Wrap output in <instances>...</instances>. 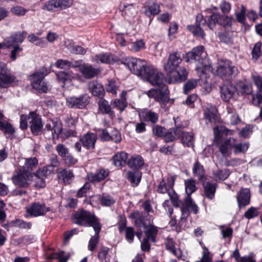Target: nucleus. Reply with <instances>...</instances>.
Instances as JSON below:
<instances>
[{"label":"nucleus","mask_w":262,"mask_h":262,"mask_svg":"<svg viewBox=\"0 0 262 262\" xmlns=\"http://www.w3.org/2000/svg\"><path fill=\"white\" fill-rule=\"evenodd\" d=\"M145 70L142 79L153 85L158 86L157 89H152L148 91V97L154 98L161 103L168 102V87L164 83L165 78L163 73L150 64H149Z\"/></svg>","instance_id":"obj_1"},{"label":"nucleus","mask_w":262,"mask_h":262,"mask_svg":"<svg viewBox=\"0 0 262 262\" xmlns=\"http://www.w3.org/2000/svg\"><path fill=\"white\" fill-rule=\"evenodd\" d=\"M74 223L85 227H92L95 231V235L90 238L88 249L93 251L98 244L99 233L101 229V224L96 216L91 212L84 210L77 211L74 215Z\"/></svg>","instance_id":"obj_2"},{"label":"nucleus","mask_w":262,"mask_h":262,"mask_svg":"<svg viewBox=\"0 0 262 262\" xmlns=\"http://www.w3.org/2000/svg\"><path fill=\"white\" fill-rule=\"evenodd\" d=\"M216 74L223 79L227 80L238 73L237 68L228 59H219L216 63Z\"/></svg>","instance_id":"obj_3"},{"label":"nucleus","mask_w":262,"mask_h":262,"mask_svg":"<svg viewBox=\"0 0 262 262\" xmlns=\"http://www.w3.org/2000/svg\"><path fill=\"white\" fill-rule=\"evenodd\" d=\"M174 183V179L172 177L164 178L160 182L157 191L161 193H167L173 205L179 207L180 202L177 194L172 189Z\"/></svg>","instance_id":"obj_4"},{"label":"nucleus","mask_w":262,"mask_h":262,"mask_svg":"<svg viewBox=\"0 0 262 262\" xmlns=\"http://www.w3.org/2000/svg\"><path fill=\"white\" fill-rule=\"evenodd\" d=\"M47 74V70L42 68L29 77L32 88L39 93H46L48 90V85L44 80V77Z\"/></svg>","instance_id":"obj_5"},{"label":"nucleus","mask_w":262,"mask_h":262,"mask_svg":"<svg viewBox=\"0 0 262 262\" xmlns=\"http://www.w3.org/2000/svg\"><path fill=\"white\" fill-rule=\"evenodd\" d=\"M123 63L134 74L140 77L141 79L144 74V71L149 64H147L145 60L139 58L129 57L124 59Z\"/></svg>","instance_id":"obj_6"},{"label":"nucleus","mask_w":262,"mask_h":262,"mask_svg":"<svg viewBox=\"0 0 262 262\" xmlns=\"http://www.w3.org/2000/svg\"><path fill=\"white\" fill-rule=\"evenodd\" d=\"M15 76L8 69L4 62H0V87L7 88L18 84Z\"/></svg>","instance_id":"obj_7"},{"label":"nucleus","mask_w":262,"mask_h":262,"mask_svg":"<svg viewBox=\"0 0 262 262\" xmlns=\"http://www.w3.org/2000/svg\"><path fill=\"white\" fill-rule=\"evenodd\" d=\"M180 54L173 53L169 56L167 62L164 64V70L169 74H176L175 77L180 78Z\"/></svg>","instance_id":"obj_8"},{"label":"nucleus","mask_w":262,"mask_h":262,"mask_svg":"<svg viewBox=\"0 0 262 262\" xmlns=\"http://www.w3.org/2000/svg\"><path fill=\"white\" fill-rule=\"evenodd\" d=\"M211 15L208 18V26L210 29H213L216 23L225 28H231L232 25L233 17L229 16L221 15L217 13L212 12V10L208 9Z\"/></svg>","instance_id":"obj_9"},{"label":"nucleus","mask_w":262,"mask_h":262,"mask_svg":"<svg viewBox=\"0 0 262 262\" xmlns=\"http://www.w3.org/2000/svg\"><path fill=\"white\" fill-rule=\"evenodd\" d=\"M90 102V97L88 94H83L77 97L71 96L66 98L67 105L72 108L83 109Z\"/></svg>","instance_id":"obj_10"},{"label":"nucleus","mask_w":262,"mask_h":262,"mask_svg":"<svg viewBox=\"0 0 262 262\" xmlns=\"http://www.w3.org/2000/svg\"><path fill=\"white\" fill-rule=\"evenodd\" d=\"M28 121L33 134L38 135L41 133L43 124L40 117L34 112H30L28 116Z\"/></svg>","instance_id":"obj_11"},{"label":"nucleus","mask_w":262,"mask_h":262,"mask_svg":"<svg viewBox=\"0 0 262 262\" xmlns=\"http://www.w3.org/2000/svg\"><path fill=\"white\" fill-rule=\"evenodd\" d=\"M51 210L44 203L35 202L26 207V211L31 216L37 217L44 215Z\"/></svg>","instance_id":"obj_12"},{"label":"nucleus","mask_w":262,"mask_h":262,"mask_svg":"<svg viewBox=\"0 0 262 262\" xmlns=\"http://www.w3.org/2000/svg\"><path fill=\"white\" fill-rule=\"evenodd\" d=\"M33 177V175L29 174L23 170L18 168L17 171L13 176L12 179L14 184L21 187H27L28 186V181L30 180Z\"/></svg>","instance_id":"obj_13"},{"label":"nucleus","mask_w":262,"mask_h":262,"mask_svg":"<svg viewBox=\"0 0 262 262\" xmlns=\"http://www.w3.org/2000/svg\"><path fill=\"white\" fill-rule=\"evenodd\" d=\"M181 211L182 212L183 215H184L183 217H181L182 221V218L188 216L190 213L197 214L199 211V208L192 200L191 197L188 195L186 196L184 199L181 206Z\"/></svg>","instance_id":"obj_14"},{"label":"nucleus","mask_w":262,"mask_h":262,"mask_svg":"<svg viewBox=\"0 0 262 262\" xmlns=\"http://www.w3.org/2000/svg\"><path fill=\"white\" fill-rule=\"evenodd\" d=\"M204 47L203 46H199L194 48L191 52H189L184 56V59L187 62H191L193 60L198 61L199 62L204 61L203 59L205 53H204Z\"/></svg>","instance_id":"obj_15"},{"label":"nucleus","mask_w":262,"mask_h":262,"mask_svg":"<svg viewBox=\"0 0 262 262\" xmlns=\"http://www.w3.org/2000/svg\"><path fill=\"white\" fill-rule=\"evenodd\" d=\"M57 76L62 87H64L67 83H70L72 80L76 79L79 77L77 74L74 73L70 70L58 72Z\"/></svg>","instance_id":"obj_16"},{"label":"nucleus","mask_w":262,"mask_h":262,"mask_svg":"<svg viewBox=\"0 0 262 262\" xmlns=\"http://www.w3.org/2000/svg\"><path fill=\"white\" fill-rule=\"evenodd\" d=\"M139 118L141 121L151 123H156L159 119L158 114L148 109H144L139 113Z\"/></svg>","instance_id":"obj_17"},{"label":"nucleus","mask_w":262,"mask_h":262,"mask_svg":"<svg viewBox=\"0 0 262 262\" xmlns=\"http://www.w3.org/2000/svg\"><path fill=\"white\" fill-rule=\"evenodd\" d=\"M147 217V220H149V225H147L144 228V233L146 236L145 238L150 239L152 242H155L158 229L157 227L152 225V219H151V216L148 215Z\"/></svg>","instance_id":"obj_18"},{"label":"nucleus","mask_w":262,"mask_h":262,"mask_svg":"<svg viewBox=\"0 0 262 262\" xmlns=\"http://www.w3.org/2000/svg\"><path fill=\"white\" fill-rule=\"evenodd\" d=\"M96 140V135L94 133L89 132L81 136L80 139L83 146L87 149H94Z\"/></svg>","instance_id":"obj_19"},{"label":"nucleus","mask_w":262,"mask_h":262,"mask_svg":"<svg viewBox=\"0 0 262 262\" xmlns=\"http://www.w3.org/2000/svg\"><path fill=\"white\" fill-rule=\"evenodd\" d=\"M239 208L244 207L249 204L250 202V192L249 189H242L236 196Z\"/></svg>","instance_id":"obj_20"},{"label":"nucleus","mask_w":262,"mask_h":262,"mask_svg":"<svg viewBox=\"0 0 262 262\" xmlns=\"http://www.w3.org/2000/svg\"><path fill=\"white\" fill-rule=\"evenodd\" d=\"M24 34L25 35H26V33L21 32H17L12 34L7 40H5L4 46L7 48H10L11 46H15V43H22L25 39Z\"/></svg>","instance_id":"obj_21"},{"label":"nucleus","mask_w":262,"mask_h":262,"mask_svg":"<svg viewBox=\"0 0 262 262\" xmlns=\"http://www.w3.org/2000/svg\"><path fill=\"white\" fill-rule=\"evenodd\" d=\"M235 92V88L231 84H223L220 86L221 96L225 101H228Z\"/></svg>","instance_id":"obj_22"},{"label":"nucleus","mask_w":262,"mask_h":262,"mask_svg":"<svg viewBox=\"0 0 262 262\" xmlns=\"http://www.w3.org/2000/svg\"><path fill=\"white\" fill-rule=\"evenodd\" d=\"M143 13L150 17L158 14L160 11V5L155 2L146 3L142 8Z\"/></svg>","instance_id":"obj_23"},{"label":"nucleus","mask_w":262,"mask_h":262,"mask_svg":"<svg viewBox=\"0 0 262 262\" xmlns=\"http://www.w3.org/2000/svg\"><path fill=\"white\" fill-rule=\"evenodd\" d=\"M80 72L85 78L90 79L97 76L100 71L91 65L82 64L80 67Z\"/></svg>","instance_id":"obj_24"},{"label":"nucleus","mask_w":262,"mask_h":262,"mask_svg":"<svg viewBox=\"0 0 262 262\" xmlns=\"http://www.w3.org/2000/svg\"><path fill=\"white\" fill-rule=\"evenodd\" d=\"M45 129L51 131L53 138H57L61 133L62 128L60 122L51 120L46 124Z\"/></svg>","instance_id":"obj_25"},{"label":"nucleus","mask_w":262,"mask_h":262,"mask_svg":"<svg viewBox=\"0 0 262 262\" xmlns=\"http://www.w3.org/2000/svg\"><path fill=\"white\" fill-rule=\"evenodd\" d=\"M88 88L94 96L99 98L103 96L104 90L103 85L97 81H90L88 84Z\"/></svg>","instance_id":"obj_26"},{"label":"nucleus","mask_w":262,"mask_h":262,"mask_svg":"<svg viewBox=\"0 0 262 262\" xmlns=\"http://www.w3.org/2000/svg\"><path fill=\"white\" fill-rule=\"evenodd\" d=\"M38 165V160L36 157L29 158L25 159V164L19 168L26 171V173L33 175V171Z\"/></svg>","instance_id":"obj_27"},{"label":"nucleus","mask_w":262,"mask_h":262,"mask_svg":"<svg viewBox=\"0 0 262 262\" xmlns=\"http://www.w3.org/2000/svg\"><path fill=\"white\" fill-rule=\"evenodd\" d=\"M127 159L128 154L124 151H121L114 155L112 161L115 166L122 167L125 165Z\"/></svg>","instance_id":"obj_28"},{"label":"nucleus","mask_w":262,"mask_h":262,"mask_svg":"<svg viewBox=\"0 0 262 262\" xmlns=\"http://www.w3.org/2000/svg\"><path fill=\"white\" fill-rule=\"evenodd\" d=\"M128 166L133 169H141L144 165L143 158L139 155H134L131 157L127 163Z\"/></svg>","instance_id":"obj_29"},{"label":"nucleus","mask_w":262,"mask_h":262,"mask_svg":"<svg viewBox=\"0 0 262 262\" xmlns=\"http://www.w3.org/2000/svg\"><path fill=\"white\" fill-rule=\"evenodd\" d=\"M234 142L233 138H230L226 140L219 147V150L224 157H228L231 153V149L233 148V142Z\"/></svg>","instance_id":"obj_30"},{"label":"nucleus","mask_w":262,"mask_h":262,"mask_svg":"<svg viewBox=\"0 0 262 262\" xmlns=\"http://www.w3.org/2000/svg\"><path fill=\"white\" fill-rule=\"evenodd\" d=\"M126 94L127 92L126 91H122L120 95V99L114 100L113 103V107L119 110L120 112L123 111L127 107Z\"/></svg>","instance_id":"obj_31"},{"label":"nucleus","mask_w":262,"mask_h":262,"mask_svg":"<svg viewBox=\"0 0 262 262\" xmlns=\"http://www.w3.org/2000/svg\"><path fill=\"white\" fill-rule=\"evenodd\" d=\"M99 109L103 114H108L109 116L113 118L114 116V113L112 111L111 106L108 102L103 98H100L98 102Z\"/></svg>","instance_id":"obj_32"},{"label":"nucleus","mask_w":262,"mask_h":262,"mask_svg":"<svg viewBox=\"0 0 262 262\" xmlns=\"http://www.w3.org/2000/svg\"><path fill=\"white\" fill-rule=\"evenodd\" d=\"M216 113V110L215 106L211 104H207L204 111V117L210 122H215L217 119Z\"/></svg>","instance_id":"obj_33"},{"label":"nucleus","mask_w":262,"mask_h":262,"mask_svg":"<svg viewBox=\"0 0 262 262\" xmlns=\"http://www.w3.org/2000/svg\"><path fill=\"white\" fill-rule=\"evenodd\" d=\"M180 137V128L178 127L167 130L164 137L166 142H170Z\"/></svg>","instance_id":"obj_34"},{"label":"nucleus","mask_w":262,"mask_h":262,"mask_svg":"<svg viewBox=\"0 0 262 262\" xmlns=\"http://www.w3.org/2000/svg\"><path fill=\"white\" fill-rule=\"evenodd\" d=\"M0 129L4 133L7 138H11L15 132L13 126L6 121H0Z\"/></svg>","instance_id":"obj_35"},{"label":"nucleus","mask_w":262,"mask_h":262,"mask_svg":"<svg viewBox=\"0 0 262 262\" xmlns=\"http://www.w3.org/2000/svg\"><path fill=\"white\" fill-rule=\"evenodd\" d=\"M238 94L241 95H250L252 92V88L250 84L245 82H239L235 88Z\"/></svg>","instance_id":"obj_36"},{"label":"nucleus","mask_w":262,"mask_h":262,"mask_svg":"<svg viewBox=\"0 0 262 262\" xmlns=\"http://www.w3.org/2000/svg\"><path fill=\"white\" fill-rule=\"evenodd\" d=\"M93 61H96L97 63L110 64L114 61V59L112 54L105 53L96 55Z\"/></svg>","instance_id":"obj_37"},{"label":"nucleus","mask_w":262,"mask_h":262,"mask_svg":"<svg viewBox=\"0 0 262 262\" xmlns=\"http://www.w3.org/2000/svg\"><path fill=\"white\" fill-rule=\"evenodd\" d=\"M59 179H61L64 184H70L74 177L73 172L70 170L62 169L58 174Z\"/></svg>","instance_id":"obj_38"},{"label":"nucleus","mask_w":262,"mask_h":262,"mask_svg":"<svg viewBox=\"0 0 262 262\" xmlns=\"http://www.w3.org/2000/svg\"><path fill=\"white\" fill-rule=\"evenodd\" d=\"M108 174V171L102 169L96 172L95 174H91L89 176V180L91 182H99L104 180Z\"/></svg>","instance_id":"obj_39"},{"label":"nucleus","mask_w":262,"mask_h":262,"mask_svg":"<svg viewBox=\"0 0 262 262\" xmlns=\"http://www.w3.org/2000/svg\"><path fill=\"white\" fill-rule=\"evenodd\" d=\"M203 185L206 196L209 199H212L214 196L216 184L214 183L207 182L206 183H204Z\"/></svg>","instance_id":"obj_40"},{"label":"nucleus","mask_w":262,"mask_h":262,"mask_svg":"<svg viewBox=\"0 0 262 262\" xmlns=\"http://www.w3.org/2000/svg\"><path fill=\"white\" fill-rule=\"evenodd\" d=\"M231 131L224 126H217L213 128L214 141L219 142L223 135L230 134Z\"/></svg>","instance_id":"obj_41"},{"label":"nucleus","mask_w":262,"mask_h":262,"mask_svg":"<svg viewBox=\"0 0 262 262\" xmlns=\"http://www.w3.org/2000/svg\"><path fill=\"white\" fill-rule=\"evenodd\" d=\"M181 142L187 147H193V136L191 133L181 132Z\"/></svg>","instance_id":"obj_42"},{"label":"nucleus","mask_w":262,"mask_h":262,"mask_svg":"<svg viewBox=\"0 0 262 262\" xmlns=\"http://www.w3.org/2000/svg\"><path fill=\"white\" fill-rule=\"evenodd\" d=\"M141 176L139 171H129L127 178L133 186H137L141 181Z\"/></svg>","instance_id":"obj_43"},{"label":"nucleus","mask_w":262,"mask_h":262,"mask_svg":"<svg viewBox=\"0 0 262 262\" xmlns=\"http://www.w3.org/2000/svg\"><path fill=\"white\" fill-rule=\"evenodd\" d=\"M30 42L34 43L36 46L41 47H45L47 45L46 40L43 38H40L34 34H31L28 36Z\"/></svg>","instance_id":"obj_44"},{"label":"nucleus","mask_w":262,"mask_h":262,"mask_svg":"<svg viewBox=\"0 0 262 262\" xmlns=\"http://www.w3.org/2000/svg\"><path fill=\"white\" fill-rule=\"evenodd\" d=\"M230 175L229 170L227 169L217 170L213 173V178L216 180H225Z\"/></svg>","instance_id":"obj_45"},{"label":"nucleus","mask_w":262,"mask_h":262,"mask_svg":"<svg viewBox=\"0 0 262 262\" xmlns=\"http://www.w3.org/2000/svg\"><path fill=\"white\" fill-rule=\"evenodd\" d=\"M185 191L187 196H191V195L196 190L195 181L189 179L185 181Z\"/></svg>","instance_id":"obj_46"},{"label":"nucleus","mask_w":262,"mask_h":262,"mask_svg":"<svg viewBox=\"0 0 262 262\" xmlns=\"http://www.w3.org/2000/svg\"><path fill=\"white\" fill-rule=\"evenodd\" d=\"M233 32L231 31H227L219 32L218 36L220 40L224 43H228L232 42L233 37Z\"/></svg>","instance_id":"obj_47"},{"label":"nucleus","mask_w":262,"mask_h":262,"mask_svg":"<svg viewBox=\"0 0 262 262\" xmlns=\"http://www.w3.org/2000/svg\"><path fill=\"white\" fill-rule=\"evenodd\" d=\"M201 26V24H199V25L196 24L195 26H188V28L194 35L204 38L205 34Z\"/></svg>","instance_id":"obj_48"},{"label":"nucleus","mask_w":262,"mask_h":262,"mask_svg":"<svg viewBox=\"0 0 262 262\" xmlns=\"http://www.w3.org/2000/svg\"><path fill=\"white\" fill-rule=\"evenodd\" d=\"M198 80L194 79L189 80L183 86V92L188 94L191 90L194 89L198 85Z\"/></svg>","instance_id":"obj_49"},{"label":"nucleus","mask_w":262,"mask_h":262,"mask_svg":"<svg viewBox=\"0 0 262 262\" xmlns=\"http://www.w3.org/2000/svg\"><path fill=\"white\" fill-rule=\"evenodd\" d=\"M261 45L262 43L261 42H257L254 45L251 52L253 60H257L261 55Z\"/></svg>","instance_id":"obj_50"},{"label":"nucleus","mask_w":262,"mask_h":262,"mask_svg":"<svg viewBox=\"0 0 262 262\" xmlns=\"http://www.w3.org/2000/svg\"><path fill=\"white\" fill-rule=\"evenodd\" d=\"M201 66L196 67V70L198 75L201 77L203 74H205L207 71L210 70V66L207 62V59H205L204 61L200 62Z\"/></svg>","instance_id":"obj_51"},{"label":"nucleus","mask_w":262,"mask_h":262,"mask_svg":"<svg viewBox=\"0 0 262 262\" xmlns=\"http://www.w3.org/2000/svg\"><path fill=\"white\" fill-rule=\"evenodd\" d=\"M115 202V199L110 195H103L100 199V203L103 206L110 207Z\"/></svg>","instance_id":"obj_52"},{"label":"nucleus","mask_w":262,"mask_h":262,"mask_svg":"<svg viewBox=\"0 0 262 262\" xmlns=\"http://www.w3.org/2000/svg\"><path fill=\"white\" fill-rule=\"evenodd\" d=\"M248 147V143H235V141L233 142V148L234 149V152L236 154L239 152H245L247 150Z\"/></svg>","instance_id":"obj_53"},{"label":"nucleus","mask_w":262,"mask_h":262,"mask_svg":"<svg viewBox=\"0 0 262 262\" xmlns=\"http://www.w3.org/2000/svg\"><path fill=\"white\" fill-rule=\"evenodd\" d=\"M57 8H59L58 0H50L47 2L43 6L42 9L48 11H55Z\"/></svg>","instance_id":"obj_54"},{"label":"nucleus","mask_w":262,"mask_h":262,"mask_svg":"<svg viewBox=\"0 0 262 262\" xmlns=\"http://www.w3.org/2000/svg\"><path fill=\"white\" fill-rule=\"evenodd\" d=\"M193 173L195 176H198L199 179H201L204 176V170L203 167L198 162H195L194 164Z\"/></svg>","instance_id":"obj_55"},{"label":"nucleus","mask_w":262,"mask_h":262,"mask_svg":"<svg viewBox=\"0 0 262 262\" xmlns=\"http://www.w3.org/2000/svg\"><path fill=\"white\" fill-rule=\"evenodd\" d=\"M259 214L258 209L251 207L244 213V216L247 219H251L257 217Z\"/></svg>","instance_id":"obj_56"},{"label":"nucleus","mask_w":262,"mask_h":262,"mask_svg":"<svg viewBox=\"0 0 262 262\" xmlns=\"http://www.w3.org/2000/svg\"><path fill=\"white\" fill-rule=\"evenodd\" d=\"M51 259H57L58 260V262H67L68 259V256L65 254L64 251H60L59 252L53 253L50 255Z\"/></svg>","instance_id":"obj_57"},{"label":"nucleus","mask_w":262,"mask_h":262,"mask_svg":"<svg viewBox=\"0 0 262 262\" xmlns=\"http://www.w3.org/2000/svg\"><path fill=\"white\" fill-rule=\"evenodd\" d=\"M118 89V84L114 80H110L106 86V91L114 95L117 94Z\"/></svg>","instance_id":"obj_58"},{"label":"nucleus","mask_w":262,"mask_h":262,"mask_svg":"<svg viewBox=\"0 0 262 262\" xmlns=\"http://www.w3.org/2000/svg\"><path fill=\"white\" fill-rule=\"evenodd\" d=\"M14 226L23 229H30L32 227L31 222H25L23 220L17 219L13 222Z\"/></svg>","instance_id":"obj_59"},{"label":"nucleus","mask_w":262,"mask_h":262,"mask_svg":"<svg viewBox=\"0 0 262 262\" xmlns=\"http://www.w3.org/2000/svg\"><path fill=\"white\" fill-rule=\"evenodd\" d=\"M246 12V8L242 5L241 10L239 12L235 13V17L236 20L241 24H244L246 19L245 13Z\"/></svg>","instance_id":"obj_60"},{"label":"nucleus","mask_w":262,"mask_h":262,"mask_svg":"<svg viewBox=\"0 0 262 262\" xmlns=\"http://www.w3.org/2000/svg\"><path fill=\"white\" fill-rule=\"evenodd\" d=\"M56 150L59 156L63 159L69 153V149L63 144H58L56 147Z\"/></svg>","instance_id":"obj_61"},{"label":"nucleus","mask_w":262,"mask_h":262,"mask_svg":"<svg viewBox=\"0 0 262 262\" xmlns=\"http://www.w3.org/2000/svg\"><path fill=\"white\" fill-rule=\"evenodd\" d=\"M166 130L167 129L165 128L158 125L154 126L152 128L154 135L160 137L164 138Z\"/></svg>","instance_id":"obj_62"},{"label":"nucleus","mask_w":262,"mask_h":262,"mask_svg":"<svg viewBox=\"0 0 262 262\" xmlns=\"http://www.w3.org/2000/svg\"><path fill=\"white\" fill-rule=\"evenodd\" d=\"M165 246L166 249L173 253V255L177 256L178 258L180 257V255H178L177 254V250L174 248V243L172 239H167L165 243Z\"/></svg>","instance_id":"obj_63"},{"label":"nucleus","mask_w":262,"mask_h":262,"mask_svg":"<svg viewBox=\"0 0 262 262\" xmlns=\"http://www.w3.org/2000/svg\"><path fill=\"white\" fill-rule=\"evenodd\" d=\"M203 249V255L200 260L198 262H211V258L209 256L210 252L207 248L205 246H202Z\"/></svg>","instance_id":"obj_64"}]
</instances>
